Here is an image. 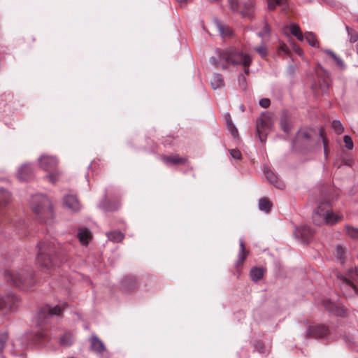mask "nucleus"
<instances>
[{"instance_id": "obj_1", "label": "nucleus", "mask_w": 358, "mask_h": 358, "mask_svg": "<svg viewBox=\"0 0 358 358\" xmlns=\"http://www.w3.org/2000/svg\"><path fill=\"white\" fill-rule=\"evenodd\" d=\"M252 57L245 54L234 47H229L224 50L217 49L216 55L210 58V63L216 67L225 70L229 65L241 64L244 67V72L248 74L249 66L252 62Z\"/></svg>"}, {"instance_id": "obj_2", "label": "nucleus", "mask_w": 358, "mask_h": 358, "mask_svg": "<svg viewBox=\"0 0 358 358\" xmlns=\"http://www.w3.org/2000/svg\"><path fill=\"white\" fill-rule=\"evenodd\" d=\"M30 206L41 222L48 223L53 217L52 204L43 194L33 195L29 201Z\"/></svg>"}, {"instance_id": "obj_3", "label": "nucleus", "mask_w": 358, "mask_h": 358, "mask_svg": "<svg viewBox=\"0 0 358 358\" xmlns=\"http://www.w3.org/2000/svg\"><path fill=\"white\" fill-rule=\"evenodd\" d=\"M37 261L41 266L49 268L57 264L55 245L52 242L39 243Z\"/></svg>"}, {"instance_id": "obj_4", "label": "nucleus", "mask_w": 358, "mask_h": 358, "mask_svg": "<svg viewBox=\"0 0 358 358\" xmlns=\"http://www.w3.org/2000/svg\"><path fill=\"white\" fill-rule=\"evenodd\" d=\"M5 278L8 282L22 290H28L34 284L32 272L24 269L16 271H6Z\"/></svg>"}, {"instance_id": "obj_5", "label": "nucleus", "mask_w": 358, "mask_h": 358, "mask_svg": "<svg viewBox=\"0 0 358 358\" xmlns=\"http://www.w3.org/2000/svg\"><path fill=\"white\" fill-rule=\"evenodd\" d=\"M341 219V217L335 215L333 212L329 210L327 203L320 204L313 214V222L317 225H320L324 222L333 224Z\"/></svg>"}, {"instance_id": "obj_6", "label": "nucleus", "mask_w": 358, "mask_h": 358, "mask_svg": "<svg viewBox=\"0 0 358 358\" xmlns=\"http://www.w3.org/2000/svg\"><path fill=\"white\" fill-rule=\"evenodd\" d=\"M231 9L234 12L240 13L243 17H250L254 13L253 0L240 2V0H229Z\"/></svg>"}, {"instance_id": "obj_7", "label": "nucleus", "mask_w": 358, "mask_h": 358, "mask_svg": "<svg viewBox=\"0 0 358 358\" xmlns=\"http://www.w3.org/2000/svg\"><path fill=\"white\" fill-rule=\"evenodd\" d=\"M66 306V303H62L61 304H57L55 307H51L50 306L43 307L38 313V322L40 324L45 323L46 320L52 315L59 316L65 309Z\"/></svg>"}, {"instance_id": "obj_8", "label": "nucleus", "mask_w": 358, "mask_h": 358, "mask_svg": "<svg viewBox=\"0 0 358 358\" xmlns=\"http://www.w3.org/2000/svg\"><path fill=\"white\" fill-rule=\"evenodd\" d=\"M273 122L269 115L262 114L257 122V132L262 142L266 141V131L271 129Z\"/></svg>"}, {"instance_id": "obj_9", "label": "nucleus", "mask_w": 358, "mask_h": 358, "mask_svg": "<svg viewBox=\"0 0 358 358\" xmlns=\"http://www.w3.org/2000/svg\"><path fill=\"white\" fill-rule=\"evenodd\" d=\"M338 278L340 280L341 289L346 297H351L357 294V288L350 280L343 275H338Z\"/></svg>"}, {"instance_id": "obj_10", "label": "nucleus", "mask_w": 358, "mask_h": 358, "mask_svg": "<svg viewBox=\"0 0 358 358\" xmlns=\"http://www.w3.org/2000/svg\"><path fill=\"white\" fill-rule=\"evenodd\" d=\"M329 333L327 327L323 324H313L308 327L306 331V336L311 338H322Z\"/></svg>"}, {"instance_id": "obj_11", "label": "nucleus", "mask_w": 358, "mask_h": 358, "mask_svg": "<svg viewBox=\"0 0 358 358\" xmlns=\"http://www.w3.org/2000/svg\"><path fill=\"white\" fill-rule=\"evenodd\" d=\"M294 236L300 239L302 243H308L312 238L314 231L308 226H302L296 229Z\"/></svg>"}, {"instance_id": "obj_12", "label": "nucleus", "mask_w": 358, "mask_h": 358, "mask_svg": "<svg viewBox=\"0 0 358 358\" xmlns=\"http://www.w3.org/2000/svg\"><path fill=\"white\" fill-rule=\"evenodd\" d=\"M38 161L41 167L47 171L53 170L58 162L55 157L48 155H42Z\"/></svg>"}, {"instance_id": "obj_13", "label": "nucleus", "mask_w": 358, "mask_h": 358, "mask_svg": "<svg viewBox=\"0 0 358 358\" xmlns=\"http://www.w3.org/2000/svg\"><path fill=\"white\" fill-rule=\"evenodd\" d=\"M90 350L97 355H102L106 351L104 343L96 335H92L90 338Z\"/></svg>"}, {"instance_id": "obj_14", "label": "nucleus", "mask_w": 358, "mask_h": 358, "mask_svg": "<svg viewBox=\"0 0 358 358\" xmlns=\"http://www.w3.org/2000/svg\"><path fill=\"white\" fill-rule=\"evenodd\" d=\"M10 192L3 188H0V222H3L1 218L5 215L3 208L10 202Z\"/></svg>"}, {"instance_id": "obj_15", "label": "nucleus", "mask_w": 358, "mask_h": 358, "mask_svg": "<svg viewBox=\"0 0 358 358\" xmlns=\"http://www.w3.org/2000/svg\"><path fill=\"white\" fill-rule=\"evenodd\" d=\"M33 173V169L29 164H22L17 170L16 176L18 180L25 181L29 180Z\"/></svg>"}, {"instance_id": "obj_16", "label": "nucleus", "mask_w": 358, "mask_h": 358, "mask_svg": "<svg viewBox=\"0 0 358 358\" xmlns=\"http://www.w3.org/2000/svg\"><path fill=\"white\" fill-rule=\"evenodd\" d=\"M264 172L269 182H271L278 189H282L285 188V185L284 182H282L273 171L269 170L268 168L264 167Z\"/></svg>"}, {"instance_id": "obj_17", "label": "nucleus", "mask_w": 358, "mask_h": 358, "mask_svg": "<svg viewBox=\"0 0 358 358\" xmlns=\"http://www.w3.org/2000/svg\"><path fill=\"white\" fill-rule=\"evenodd\" d=\"M264 172L269 182H271L278 189H282L285 188V185L284 182H282L273 171L269 170L268 168L264 167Z\"/></svg>"}, {"instance_id": "obj_18", "label": "nucleus", "mask_w": 358, "mask_h": 358, "mask_svg": "<svg viewBox=\"0 0 358 358\" xmlns=\"http://www.w3.org/2000/svg\"><path fill=\"white\" fill-rule=\"evenodd\" d=\"M64 204L72 211H78L81 206L75 195L67 194L64 197Z\"/></svg>"}, {"instance_id": "obj_19", "label": "nucleus", "mask_w": 358, "mask_h": 358, "mask_svg": "<svg viewBox=\"0 0 358 358\" xmlns=\"http://www.w3.org/2000/svg\"><path fill=\"white\" fill-rule=\"evenodd\" d=\"M18 303V298L14 294H9L5 299H0V309L3 307L13 310Z\"/></svg>"}, {"instance_id": "obj_20", "label": "nucleus", "mask_w": 358, "mask_h": 358, "mask_svg": "<svg viewBox=\"0 0 358 358\" xmlns=\"http://www.w3.org/2000/svg\"><path fill=\"white\" fill-rule=\"evenodd\" d=\"M78 238L83 245H87L91 240V231L86 228H81L78 230Z\"/></svg>"}, {"instance_id": "obj_21", "label": "nucleus", "mask_w": 358, "mask_h": 358, "mask_svg": "<svg viewBox=\"0 0 358 358\" xmlns=\"http://www.w3.org/2000/svg\"><path fill=\"white\" fill-rule=\"evenodd\" d=\"M310 139V131L308 129H301L298 131L296 139L294 142V144L297 143H306L308 142Z\"/></svg>"}, {"instance_id": "obj_22", "label": "nucleus", "mask_w": 358, "mask_h": 358, "mask_svg": "<svg viewBox=\"0 0 358 358\" xmlns=\"http://www.w3.org/2000/svg\"><path fill=\"white\" fill-rule=\"evenodd\" d=\"M322 305L326 308V310H327L330 313H332L339 316H342L343 315V310L336 307L335 304L329 299H324L322 301Z\"/></svg>"}, {"instance_id": "obj_23", "label": "nucleus", "mask_w": 358, "mask_h": 358, "mask_svg": "<svg viewBox=\"0 0 358 358\" xmlns=\"http://www.w3.org/2000/svg\"><path fill=\"white\" fill-rule=\"evenodd\" d=\"M215 26H216V28L217 29L220 36L222 38L229 37L231 36L232 31L229 26L222 23L221 22H220L218 20L215 21Z\"/></svg>"}, {"instance_id": "obj_24", "label": "nucleus", "mask_w": 358, "mask_h": 358, "mask_svg": "<svg viewBox=\"0 0 358 358\" xmlns=\"http://www.w3.org/2000/svg\"><path fill=\"white\" fill-rule=\"evenodd\" d=\"M162 159L166 164H184L187 161L185 157H180L179 155L164 156Z\"/></svg>"}, {"instance_id": "obj_25", "label": "nucleus", "mask_w": 358, "mask_h": 358, "mask_svg": "<svg viewBox=\"0 0 358 358\" xmlns=\"http://www.w3.org/2000/svg\"><path fill=\"white\" fill-rule=\"evenodd\" d=\"M265 270L263 268L254 267L250 270V275L252 281L257 282L262 279L264 275Z\"/></svg>"}, {"instance_id": "obj_26", "label": "nucleus", "mask_w": 358, "mask_h": 358, "mask_svg": "<svg viewBox=\"0 0 358 358\" xmlns=\"http://www.w3.org/2000/svg\"><path fill=\"white\" fill-rule=\"evenodd\" d=\"M210 83L213 90L219 89L224 85L223 78L220 73L214 74Z\"/></svg>"}, {"instance_id": "obj_27", "label": "nucleus", "mask_w": 358, "mask_h": 358, "mask_svg": "<svg viewBox=\"0 0 358 358\" xmlns=\"http://www.w3.org/2000/svg\"><path fill=\"white\" fill-rule=\"evenodd\" d=\"M108 239L110 241L118 243L120 242L124 237V234L120 231H113L106 233Z\"/></svg>"}, {"instance_id": "obj_28", "label": "nucleus", "mask_w": 358, "mask_h": 358, "mask_svg": "<svg viewBox=\"0 0 358 358\" xmlns=\"http://www.w3.org/2000/svg\"><path fill=\"white\" fill-rule=\"evenodd\" d=\"M239 245H240V252L238 253V264H241L243 263L246 258V255L248 254V251L245 249L243 241L242 239L239 240Z\"/></svg>"}, {"instance_id": "obj_29", "label": "nucleus", "mask_w": 358, "mask_h": 358, "mask_svg": "<svg viewBox=\"0 0 358 358\" xmlns=\"http://www.w3.org/2000/svg\"><path fill=\"white\" fill-rule=\"evenodd\" d=\"M271 201L266 198H263L259 199V208L262 211H264L266 213H268L270 211L271 208Z\"/></svg>"}, {"instance_id": "obj_30", "label": "nucleus", "mask_w": 358, "mask_h": 358, "mask_svg": "<svg viewBox=\"0 0 358 358\" xmlns=\"http://www.w3.org/2000/svg\"><path fill=\"white\" fill-rule=\"evenodd\" d=\"M73 342V334L70 332H67L60 338V344L63 346H70Z\"/></svg>"}, {"instance_id": "obj_31", "label": "nucleus", "mask_w": 358, "mask_h": 358, "mask_svg": "<svg viewBox=\"0 0 358 358\" xmlns=\"http://www.w3.org/2000/svg\"><path fill=\"white\" fill-rule=\"evenodd\" d=\"M305 38L309 45L312 47L317 48L319 46V43L315 38V36L312 32H306L305 34Z\"/></svg>"}, {"instance_id": "obj_32", "label": "nucleus", "mask_w": 358, "mask_h": 358, "mask_svg": "<svg viewBox=\"0 0 358 358\" xmlns=\"http://www.w3.org/2000/svg\"><path fill=\"white\" fill-rule=\"evenodd\" d=\"M268 8L273 10L277 6H282L286 3V0H267Z\"/></svg>"}, {"instance_id": "obj_33", "label": "nucleus", "mask_w": 358, "mask_h": 358, "mask_svg": "<svg viewBox=\"0 0 358 358\" xmlns=\"http://www.w3.org/2000/svg\"><path fill=\"white\" fill-rule=\"evenodd\" d=\"M280 126L282 129L286 132L288 133L290 131L291 125L289 122V120L286 116H283L281 118L280 120Z\"/></svg>"}, {"instance_id": "obj_34", "label": "nucleus", "mask_w": 358, "mask_h": 358, "mask_svg": "<svg viewBox=\"0 0 358 358\" xmlns=\"http://www.w3.org/2000/svg\"><path fill=\"white\" fill-rule=\"evenodd\" d=\"M332 128L338 134H341L343 131V127L339 120H334L331 123Z\"/></svg>"}, {"instance_id": "obj_35", "label": "nucleus", "mask_w": 358, "mask_h": 358, "mask_svg": "<svg viewBox=\"0 0 358 358\" xmlns=\"http://www.w3.org/2000/svg\"><path fill=\"white\" fill-rule=\"evenodd\" d=\"M270 31H271L270 27H269L268 23L266 22H265L264 28L262 29V30L261 31H259L257 34V36L262 38H264L269 36Z\"/></svg>"}, {"instance_id": "obj_36", "label": "nucleus", "mask_w": 358, "mask_h": 358, "mask_svg": "<svg viewBox=\"0 0 358 358\" xmlns=\"http://www.w3.org/2000/svg\"><path fill=\"white\" fill-rule=\"evenodd\" d=\"M8 334L6 332L0 333V353H1L5 348L8 341Z\"/></svg>"}, {"instance_id": "obj_37", "label": "nucleus", "mask_w": 358, "mask_h": 358, "mask_svg": "<svg viewBox=\"0 0 358 358\" xmlns=\"http://www.w3.org/2000/svg\"><path fill=\"white\" fill-rule=\"evenodd\" d=\"M336 253L338 259L342 263L345 257V250L341 245H337L336 248Z\"/></svg>"}, {"instance_id": "obj_38", "label": "nucleus", "mask_w": 358, "mask_h": 358, "mask_svg": "<svg viewBox=\"0 0 358 358\" xmlns=\"http://www.w3.org/2000/svg\"><path fill=\"white\" fill-rule=\"evenodd\" d=\"M255 50L262 58L266 57L268 54L267 48L264 44L255 48Z\"/></svg>"}, {"instance_id": "obj_39", "label": "nucleus", "mask_w": 358, "mask_h": 358, "mask_svg": "<svg viewBox=\"0 0 358 358\" xmlns=\"http://www.w3.org/2000/svg\"><path fill=\"white\" fill-rule=\"evenodd\" d=\"M100 207L105 210L113 211L117 210L119 206L115 204L114 206H111L107 201H104L100 204Z\"/></svg>"}, {"instance_id": "obj_40", "label": "nucleus", "mask_w": 358, "mask_h": 358, "mask_svg": "<svg viewBox=\"0 0 358 358\" xmlns=\"http://www.w3.org/2000/svg\"><path fill=\"white\" fill-rule=\"evenodd\" d=\"M326 52L327 54H328L329 55H330L331 57V58L336 62V64L339 66H343V60L339 58L338 57H337L332 51L331 50H326Z\"/></svg>"}, {"instance_id": "obj_41", "label": "nucleus", "mask_w": 358, "mask_h": 358, "mask_svg": "<svg viewBox=\"0 0 358 358\" xmlns=\"http://www.w3.org/2000/svg\"><path fill=\"white\" fill-rule=\"evenodd\" d=\"M346 231L348 234L355 238H358V229L352 227H347Z\"/></svg>"}, {"instance_id": "obj_42", "label": "nucleus", "mask_w": 358, "mask_h": 358, "mask_svg": "<svg viewBox=\"0 0 358 358\" xmlns=\"http://www.w3.org/2000/svg\"><path fill=\"white\" fill-rule=\"evenodd\" d=\"M343 141L347 149L352 150L353 148V141L350 136L345 135L343 137Z\"/></svg>"}, {"instance_id": "obj_43", "label": "nucleus", "mask_w": 358, "mask_h": 358, "mask_svg": "<svg viewBox=\"0 0 358 358\" xmlns=\"http://www.w3.org/2000/svg\"><path fill=\"white\" fill-rule=\"evenodd\" d=\"M238 83L240 87L245 90L246 88V78L245 76L243 74H240L238 76Z\"/></svg>"}, {"instance_id": "obj_44", "label": "nucleus", "mask_w": 358, "mask_h": 358, "mask_svg": "<svg viewBox=\"0 0 358 358\" xmlns=\"http://www.w3.org/2000/svg\"><path fill=\"white\" fill-rule=\"evenodd\" d=\"M259 106L264 108H267L269 107L270 104H271V101H270V99H267V98H263L262 99H260L259 101Z\"/></svg>"}, {"instance_id": "obj_45", "label": "nucleus", "mask_w": 358, "mask_h": 358, "mask_svg": "<svg viewBox=\"0 0 358 358\" xmlns=\"http://www.w3.org/2000/svg\"><path fill=\"white\" fill-rule=\"evenodd\" d=\"M290 31H291V34L295 36H296L298 34H299L300 32H301L299 27L296 24L291 25Z\"/></svg>"}, {"instance_id": "obj_46", "label": "nucleus", "mask_w": 358, "mask_h": 358, "mask_svg": "<svg viewBox=\"0 0 358 358\" xmlns=\"http://www.w3.org/2000/svg\"><path fill=\"white\" fill-rule=\"evenodd\" d=\"M230 155L232 157L240 159L241 158V153L238 150L236 149H232L229 150Z\"/></svg>"}, {"instance_id": "obj_47", "label": "nucleus", "mask_w": 358, "mask_h": 358, "mask_svg": "<svg viewBox=\"0 0 358 358\" xmlns=\"http://www.w3.org/2000/svg\"><path fill=\"white\" fill-rule=\"evenodd\" d=\"M59 173H52L48 176V178L50 182L55 183L59 179Z\"/></svg>"}, {"instance_id": "obj_48", "label": "nucleus", "mask_w": 358, "mask_h": 358, "mask_svg": "<svg viewBox=\"0 0 358 358\" xmlns=\"http://www.w3.org/2000/svg\"><path fill=\"white\" fill-rule=\"evenodd\" d=\"M228 129L230 130L233 136L236 137L238 136V129L236 128L234 125H231V127L230 126V127H229Z\"/></svg>"}, {"instance_id": "obj_49", "label": "nucleus", "mask_w": 358, "mask_h": 358, "mask_svg": "<svg viewBox=\"0 0 358 358\" xmlns=\"http://www.w3.org/2000/svg\"><path fill=\"white\" fill-rule=\"evenodd\" d=\"M225 119H226V122H227V127L228 128L230 127V126L231 127V125H234L233 124V122L231 119V116L229 114H227L225 117Z\"/></svg>"}, {"instance_id": "obj_50", "label": "nucleus", "mask_w": 358, "mask_h": 358, "mask_svg": "<svg viewBox=\"0 0 358 358\" xmlns=\"http://www.w3.org/2000/svg\"><path fill=\"white\" fill-rule=\"evenodd\" d=\"M349 273L350 275V277L352 278H355V275H358L357 273V268H352L349 271Z\"/></svg>"}, {"instance_id": "obj_51", "label": "nucleus", "mask_w": 358, "mask_h": 358, "mask_svg": "<svg viewBox=\"0 0 358 358\" xmlns=\"http://www.w3.org/2000/svg\"><path fill=\"white\" fill-rule=\"evenodd\" d=\"M178 3L180 4L181 6L186 4L188 1V0H176Z\"/></svg>"}, {"instance_id": "obj_52", "label": "nucleus", "mask_w": 358, "mask_h": 358, "mask_svg": "<svg viewBox=\"0 0 358 358\" xmlns=\"http://www.w3.org/2000/svg\"><path fill=\"white\" fill-rule=\"evenodd\" d=\"M297 39H299V41H303V38H305V36H303L302 33L300 32L299 34H298L296 36Z\"/></svg>"}, {"instance_id": "obj_53", "label": "nucleus", "mask_w": 358, "mask_h": 358, "mask_svg": "<svg viewBox=\"0 0 358 358\" xmlns=\"http://www.w3.org/2000/svg\"><path fill=\"white\" fill-rule=\"evenodd\" d=\"M281 49L285 53H288V52H289L288 48L285 45L281 47Z\"/></svg>"}, {"instance_id": "obj_54", "label": "nucleus", "mask_w": 358, "mask_h": 358, "mask_svg": "<svg viewBox=\"0 0 358 358\" xmlns=\"http://www.w3.org/2000/svg\"><path fill=\"white\" fill-rule=\"evenodd\" d=\"M357 40V36H352L350 37V42L355 43Z\"/></svg>"}, {"instance_id": "obj_55", "label": "nucleus", "mask_w": 358, "mask_h": 358, "mask_svg": "<svg viewBox=\"0 0 358 358\" xmlns=\"http://www.w3.org/2000/svg\"><path fill=\"white\" fill-rule=\"evenodd\" d=\"M324 152H326V143L324 141Z\"/></svg>"}, {"instance_id": "obj_56", "label": "nucleus", "mask_w": 358, "mask_h": 358, "mask_svg": "<svg viewBox=\"0 0 358 358\" xmlns=\"http://www.w3.org/2000/svg\"><path fill=\"white\" fill-rule=\"evenodd\" d=\"M356 50H357V54H358V43L357 44Z\"/></svg>"}]
</instances>
